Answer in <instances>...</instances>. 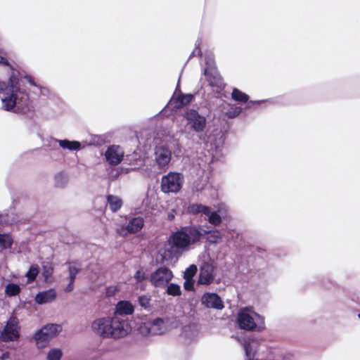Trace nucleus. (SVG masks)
Instances as JSON below:
<instances>
[{
	"label": "nucleus",
	"instance_id": "nucleus-35",
	"mask_svg": "<svg viewBox=\"0 0 360 360\" xmlns=\"http://www.w3.org/2000/svg\"><path fill=\"white\" fill-rule=\"evenodd\" d=\"M241 112L242 108L240 107L232 105L226 112V115L230 119H233L238 117L241 113Z\"/></svg>",
	"mask_w": 360,
	"mask_h": 360
},
{
	"label": "nucleus",
	"instance_id": "nucleus-43",
	"mask_svg": "<svg viewBox=\"0 0 360 360\" xmlns=\"http://www.w3.org/2000/svg\"><path fill=\"white\" fill-rule=\"evenodd\" d=\"M205 186V183H198V181H195L193 184V190L195 191L199 192L202 191L204 188V186Z\"/></svg>",
	"mask_w": 360,
	"mask_h": 360
},
{
	"label": "nucleus",
	"instance_id": "nucleus-34",
	"mask_svg": "<svg viewBox=\"0 0 360 360\" xmlns=\"http://www.w3.org/2000/svg\"><path fill=\"white\" fill-rule=\"evenodd\" d=\"M166 287V292L169 295L178 296L181 294V288L177 284L169 283Z\"/></svg>",
	"mask_w": 360,
	"mask_h": 360
},
{
	"label": "nucleus",
	"instance_id": "nucleus-32",
	"mask_svg": "<svg viewBox=\"0 0 360 360\" xmlns=\"http://www.w3.org/2000/svg\"><path fill=\"white\" fill-rule=\"evenodd\" d=\"M13 244V238L9 234L0 233V247L3 249L10 248Z\"/></svg>",
	"mask_w": 360,
	"mask_h": 360
},
{
	"label": "nucleus",
	"instance_id": "nucleus-24",
	"mask_svg": "<svg viewBox=\"0 0 360 360\" xmlns=\"http://www.w3.org/2000/svg\"><path fill=\"white\" fill-rule=\"evenodd\" d=\"M208 206L204 205L200 203H193L191 204L188 207V210L190 213L193 214H205L207 212H208Z\"/></svg>",
	"mask_w": 360,
	"mask_h": 360
},
{
	"label": "nucleus",
	"instance_id": "nucleus-28",
	"mask_svg": "<svg viewBox=\"0 0 360 360\" xmlns=\"http://www.w3.org/2000/svg\"><path fill=\"white\" fill-rule=\"evenodd\" d=\"M231 98L237 102L247 103L249 99V96L237 88H234L231 93Z\"/></svg>",
	"mask_w": 360,
	"mask_h": 360
},
{
	"label": "nucleus",
	"instance_id": "nucleus-25",
	"mask_svg": "<svg viewBox=\"0 0 360 360\" xmlns=\"http://www.w3.org/2000/svg\"><path fill=\"white\" fill-rule=\"evenodd\" d=\"M55 186L58 188H65L68 183V176L65 172H60L55 175Z\"/></svg>",
	"mask_w": 360,
	"mask_h": 360
},
{
	"label": "nucleus",
	"instance_id": "nucleus-40",
	"mask_svg": "<svg viewBox=\"0 0 360 360\" xmlns=\"http://www.w3.org/2000/svg\"><path fill=\"white\" fill-rule=\"evenodd\" d=\"M200 44H201L200 40L198 39L195 44V47L194 50L192 51V53H191L189 58H191L192 57L197 56H202V53H201V51L200 49Z\"/></svg>",
	"mask_w": 360,
	"mask_h": 360
},
{
	"label": "nucleus",
	"instance_id": "nucleus-2",
	"mask_svg": "<svg viewBox=\"0 0 360 360\" xmlns=\"http://www.w3.org/2000/svg\"><path fill=\"white\" fill-rule=\"evenodd\" d=\"M92 330L102 338L118 340L126 337L131 331L130 321L115 316L95 319L91 323Z\"/></svg>",
	"mask_w": 360,
	"mask_h": 360
},
{
	"label": "nucleus",
	"instance_id": "nucleus-11",
	"mask_svg": "<svg viewBox=\"0 0 360 360\" xmlns=\"http://www.w3.org/2000/svg\"><path fill=\"white\" fill-rule=\"evenodd\" d=\"M181 255V254L175 248L170 245L169 248H162L159 250L156 262L158 264L169 265L173 260L175 262Z\"/></svg>",
	"mask_w": 360,
	"mask_h": 360
},
{
	"label": "nucleus",
	"instance_id": "nucleus-47",
	"mask_svg": "<svg viewBox=\"0 0 360 360\" xmlns=\"http://www.w3.org/2000/svg\"><path fill=\"white\" fill-rule=\"evenodd\" d=\"M167 218L169 220L172 221L174 219V214L172 212H170L168 214Z\"/></svg>",
	"mask_w": 360,
	"mask_h": 360
},
{
	"label": "nucleus",
	"instance_id": "nucleus-22",
	"mask_svg": "<svg viewBox=\"0 0 360 360\" xmlns=\"http://www.w3.org/2000/svg\"><path fill=\"white\" fill-rule=\"evenodd\" d=\"M55 141L58 142L60 146L63 149H68L69 150H79L81 148V143L77 141H70L68 139H56Z\"/></svg>",
	"mask_w": 360,
	"mask_h": 360
},
{
	"label": "nucleus",
	"instance_id": "nucleus-15",
	"mask_svg": "<svg viewBox=\"0 0 360 360\" xmlns=\"http://www.w3.org/2000/svg\"><path fill=\"white\" fill-rule=\"evenodd\" d=\"M201 303L207 308L222 309L224 307L221 297L214 292H205L201 297Z\"/></svg>",
	"mask_w": 360,
	"mask_h": 360
},
{
	"label": "nucleus",
	"instance_id": "nucleus-4",
	"mask_svg": "<svg viewBox=\"0 0 360 360\" xmlns=\"http://www.w3.org/2000/svg\"><path fill=\"white\" fill-rule=\"evenodd\" d=\"M188 127L197 134V139L193 138V141L201 144L207 141V135L205 131L207 127L205 116L200 115L196 110L187 109L184 114Z\"/></svg>",
	"mask_w": 360,
	"mask_h": 360
},
{
	"label": "nucleus",
	"instance_id": "nucleus-41",
	"mask_svg": "<svg viewBox=\"0 0 360 360\" xmlns=\"http://www.w3.org/2000/svg\"><path fill=\"white\" fill-rule=\"evenodd\" d=\"M150 297L148 295H142L139 297V304L144 308H147L149 306Z\"/></svg>",
	"mask_w": 360,
	"mask_h": 360
},
{
	"label": "nucleus",
	"instance_id": "nucleus-21",
	"mask_svg": "<svg viewBox=\"0 0 360 360\" xmlns=\"http://www.w3.org/2000/svg\"><path fill=\"white\" fill-rule=\"evenodd\" d=\"M144 221L142 217H134L129 220L126 229L129 233H136L143 226Z\"/></svg>",
	"mask_w": 360,
	"mask_h": 360
},
{
	"label": "nucleus",
	"instance_id": "nucleus-14",
	"mask_svg": "<svg viewBox=\"0 0 360 360\" xmlns=\"http://www.w3.org/2000/svg\"><path fill=\"white\" fill-rule=\"evenodd\" d=\"M123 157L124 151L119 146H110L105 153L106 161L112 166L119 165L122 162Z\"/></svg>",
	"mask_w": 360,
	"mask_h": 360
},
{
	"label": "nucleus",
	"instance_id": "nucleus-7",
	"mask_svg": "<svg viewBox=\"0 0 360 360\" xmlns=\"http://www.w3.org/2000/svg\"><path fill=\"white\" fill-rule=\"evenodd\" d=\"M62 330L60 325L49 323L37 330L34 340L39 348L43 347L51 339L56 337Z\"/></svg>",
	"mask_w": 360,
	"mask_h": 360
},
{
	"label": "nucleus",
	"instance_id": "nucleus-42",
	"mask_svg": "<svg viewBox=\"0 0 360 360\" xmlns=\"http://www.w3.org/2000/svg\"><path fill=\"white\" fill-rule=\"evenodd\" d=\"M185 281L184 283V287L186 290H194V280L184 278Z\"/></svg>",
	"mask_w": 360,
	"mask_h": 360
},
{
	"label": "nucleus",
	"instance_id": "nucleus-48",
	"mask_svg": "<svg viewBox=\"0 0 360 360\" xmlns=\"http://www.w3.org/2000/svg\"><path fill=\"white\" fill-rule=\"evenodd\" d=\"M358 316H359V317L360 318V314H359V315H358Z\"/></svg>",
	"mask_w": 360,
	"mask_h": 360
},
{
	"label": "nucleus",
	"instance_id": "nucleus-44",
	"mask_svg": "<svg viewBox=\"0 0 360 360\" xmlns=\"http://www.w3.org/2000/svg\"><path fill=\"white\" fill-rule=\"evenodd\" d=\"M73 288H74V282H72L71 280H70V283L66 287L65 291L71 292L73 290Z\"/></svg>",
	"mask_w": 360,
	"mask_h": 360
},
{
	"label": "nucleus",
	"instance_id": "nucleus-31",
	"mask_svg": "<svg viewBox=\"0 0 360 360\" xmlns=\"http://www.w3.org/2000/svg\"><path fill=\"white\" fill-rule=\"evenodd\" d=\"M69 278L72 282H75L77 274L79 271L80 266L77 262H70L69 264Z\"/></svg>",
	"mask_w": 360,
	"mask_h": 360
},
{
	"label": "nucleus",
	"instance_id": "nucleus-38",
	"mask_svg": "<svg viewBox=\"0 0 360 360\" xmlns=\"http://www.w3.org/2000/svg\"><path fill=\"white\" fill-rule=\"evenodd\" d=\"M53 274V268L52 266L49 264H44L43 265V271H42V276H44L46 281H47L49 278Z\"/></svg>",
	"mask_w": 360,
	"mask_h": 360
},
{
	"label": "nucleus",
	"instance_id": "nucleus-16",
	"mask_svg": "<svg viewBox=\"0 0 360 360\" xmlns=\"http://www.w3.org/2000/svg\"><path fill=\"white\" fill-rule=\"evenodd\" d=\"M134 311V307L129 301L121 300L115 305L113 314L125 321H129L128 316L132 314Z\"/></svg>",
	"mask_w": 360,
	"mask_h": 360
},
{
	"label": "nucleus",
	"instance_id": "nucleus-26",
	"mask_svg": "<svg viewBox=\"0 0 360 360\" xmlns=\"http://www.w3.org/2000/svg\"><path fill=\"white\" fill-rule=\"evenodd\" d=\"M107 200L109 207L112 212H117L120 209L122 206V200L117 196L109 195L107 197Z\"/></svg>",
	"mask_w": 360,
	"mask_h": 360
},
{
	"label": "nucleus",
	"instance_id": "nucleus-3",
	"mask_svg": "<svg viewBox=\"0 0 360 360\" xmlns=\"http://www.w3.org/2000/svg\"><path fill=\"white\" fill-rule=\"evenodd\" d=\"M206 233L204 228L197 225L181 227L169 236V245L182 254L193 249L195 245H199Z\"/></svg>",
	"mask_w": 360,
	"mask_h": 360
},
{
	"label": "nucleus",
	"instance_id": "nucleus-17",
	"mask_svg": "<svg viewBox=\"0 0 360 360\" xmlns=\"http://www.w3.org/2000/svg\"><path fill=\"white\" fill-rule=\"evenodd\" d=\"M210 85L215 88L217 92H220L224 87V83L217 68L203 72Z\"/></svg>",
	"mask_w": 360,
	"mask_h": 360
},
{
	"label": "nucleus",
	"instance_id": "nucleus-27",
	"mask_svg": "<svg viewBox=\"0 0 360 360\" xmlns=\"http://www.w3.org/2000/svg\"><path fill=\"white\" fill-rule=\"evenodd\" d=\"M208 218V221L214 226L219 225L221 223V216L214 211H212L210 207L208 208V212H207L205 214Z\"/></svg>",
	"mask_w": 360,
	"mask_h": 360
},
{
	"label": "nucleus",
	"instance_id": "nucleus-9",
	"mask_svg": "<svg viewBox=\"0 0 360 360\" xmlns=\"http://www.w3.org/2000/svg\"><path fill=\"white\" fill-rule=\"evenodd\" d=\"M172 150L166 144H159L155 148L154 160L159 169L166 171L172 160Z\"/></svg>",
	"mask_w": 360,
	"mask_h": 360
},
{
	"label": "nucleus",
	"instance_id": "nucleus-36",
	"mask_svg": "<svg viewBox=\"0 0 360 360\" xmlns=\"http://www.w3.org/2000/svg\"><path fill=\"white\" fill-rule=\"evenodd\" d=\"M205 60L206 67L204 69V71L208 72V70H210L211 69L216 68L214 56H213L212 53L206 54L205 56Z\"/></svg>",
	"mask_w": 360,
	"mask_h": 360
},
{
	"label": "nucleus",
	"instance_id": "nucleus-37",
	"mask_svg": "<svg viewBox=\"0 0 360 360\" xmlns=\"http://www.w3.org/2000/svg\"><path fill=\"white\" fill-rule=\"evenodd\" d=\"M198 269L196 265H190L184 271V278L193 279V276L197 273Z\"/></svg>",
	"mask_w": 360,
	"mask_h": 360
},
{
	"label": "nucleus",
	"instance_id": "nucleus-18",
	"mask_svg": "<svg viewBox=\"0 0 360 360\" xmlns=\"http://www.w3.org/2000/svg\"><path fill=\"white\" fill-rule=\"evenodd\" d=\"M198 335L197 325L191 323L183 327L181 337L184 339L185 343H189L194 341Z\"/></svg>",
	"mask_w": 360,
	"mask_h": 360
},
{
	"label": "nucleus",
	"instance_id": "nucleus-12",
	"mask_svg": "<svg viewBox=\"0 0 360 360\" xmlns=\"http://www.w3.org/2000/svg\"><path fill=\"white\" fill-rule=\"evenodd\" d=\"M18 337V323L15 319H11L4 327L0 338L2 341L7 342L16 340Z\"/></svg>",
	"mask_w": 360,
	"mask_h": 360
},
{
	"label": "nucleus",
	"instance_id": "nucleus-20",
	"mask_svg": "<svg viewBox=\"0 0 360 360\" xmlns=\"http://www.w3.org/2000/svg\"><path fill=\"white\" fill-rule=\"evenodd\" d=\"M197 226H202L207 231L202 236V239H206L209 243H218L221 240V236L217 229L204 225H197Z\"/></svg>",
	"mask_w": 360,
	"mask_h": 360
},
{
	"label": "nucleus",
	"instance_id": "nucleus-10",
	"mask_svg": "<svg viewBox=\"0 0 360 360\" xmlns=\"http://www.w3.org/2000/svg\"><path fill=\"white\" fill-rule=\"evenodd\" d=\"M167 330L164 319L156 318L152 321H148L140 326L139 330L143 335H160Z\"/></svg>",
	"mask_w": 360,
	"mask_h": 360
},
{
	"label": "nucleus",
	"instance_id": "nucleus-46",
	"mask_svg": "<svg viewBox=\"0 0 360 360\" xmlns=\"http://www.w3.org/2000/svg\"><path fill=\"white\" fill-rule=\"evenodd\" d=\"M266 102H267V101H266V100H258V101H250L249 102V103L260 105V104L266 103Z\"/></svg>",
	"mask_w": 360,
	"mask_h": 360
},
{
	"label": "nucleus",
	"instance_id": "nucleus-5",
	"mask_svg": "<svg viewBox=\"0 0 360 360\" xmlns=\"http://www.w3.org/2000/svg\"><path fill=\"white\" fill-rule=\"evenodd\" d=\"M237 321L240 328L252 330L257 327V323L264 322V319L256 312L245 308L240 310Z\"/></svg>",
	"mask_w": 360,
	"mask_h": 360
},
{
	"label": "nucleus",
	"instance_id": "nucleus-33",
	"mask_svg": "<svg viewBox=\"0 0 360 360\" xmlns=\"http://www.w3.org/2000/svg\"><path fill=\"white\" fill-rule=\"evenodd\" d=\"M63 356V352L59 348H53L50 349L46 356L47 360H60Z\"/></svg>",
	"mask_w": 360,
	"mask_h": 360
},
{
	"label": "nucleus",
	"instance_id": "nucleus-45",
	"mask_svg": "<svg viewBox=\"0 0 360 360\" xmlns=\"http://www.w3.org/2000/svg\"><path fill=\"white\" fill-rule=\"evenodd\" d=\"M9 356H10L9 352H4L0 356V360H7L9 359Z\"/></svg>",
	"mask_w": 360,
	"mask_h": 360
},
{
	"label": "nucleus",
	"instance_id": "nucleus-1",
	"mask_svg": "<svg viewBox=\"0 0 360 360\" xmlns=\"http://www.w3.org/2000/svg\"><path fill=\"white\" fill-rule=\"evenodd\" d=\"M27 81L31 86L37 87L39 94L47 95L49 90L37 84L34 79L21 73L10 65L6 59L0 56V98L1 108L6 111L32 118L34 115L35 108L25 85Z\"/></svg>",
	"mask_w": 360,
	"mask_h": 360
},
{
	"label": "nucleus",
	"instance_id": "nucleus-30",
	"mask_svg": "<svg viewBox=\"0 0 360 360\" xmlns=\"http://www.w3.org/2000/svg\"><path fill=\"white\" fill-rule=\"evenodd\" d=\"M21 291V288L19 285L15 283H8L5 288V293L9 297H13L18 295Z\"/></svg>",
	"mask_w": 360,
	"mask_h": 360
},
{
	"label": "nucleus",
	"instance_id": "nucleus-39",
	"mask_svg": "<svg viewBox=\"0 0 360 360\" xmlns=\"http://www.w3.org/2000/svg\"><path fill=\"white\" fill-rule=\"evenodd\" d=\"M135 280L136 282H142L144 280L146 279V273L142 269H139L136 271L134 276Z\"/></svg>",
	"mask_w": 360,
	"mask_h": 360
},
{
	"label": "nucleus",
	"instance_id": "nucleus-29",
	"mask_svg": "<svg viewBox=\"0 0 360 360\" xmlns=\"http://www.w3.org/2000/svg\"><path fill=\"white\" fill-rule=\"evenodd\" d=\"M39 273V266L37 264L32 265L26 273L27 283H31L34 282Z\"/></svg>",
	"mask_w": 360,
	"mask_h": 360
},
{
	"label": "nucleus",
	"instance_id": "nucleus-19",
	"mask_svg": "<svg viewBox=\"0 0 360 360\" xmlns=\"http://www.w3.org/2000/svg\"><path fill=\"white\" fill-rule=\"evenodd\" d=\"M56 292L54 289H49L38 292L35 296V302L39 304L51 302L56 297Z\"/></svg>",
	"mask_w": 360,
	"mask_h": 360
},
{
	"label": "nucleus",
	"instance_id": "nucleus-23",
	"mask_svg": "<svg viewBox=\"0 0 360 360\" xmlns=\"http://www.w3.org/2000/svg\"><path fill=\"white\" fill-rule=\"evenodd\" d=\"M193 98V95L191 94H181L174 101L175 103V108H180L183 107L185 105L188 104L190 102L192 101Z\"/></svg>",
	"mask_w": 360,
	"mask_h": 360
},
{
	"label": "nucleus",
	"instance_id": "nucleus-8",
	"mask_svg": "<svg viewBox=\"0 0 360 360\" xmlns=\"http://www.w3.org/2000/svg\"><path fill=\"white\" fill-rule=\"evenodd\" d=\"M173 277L172 271L168 267L163 266L158 267L150 274L149 281L154 287L164 288L169 283Z\"/></svg>",
	"mask_w": 360,
	"mask_h": 360
},
{
	"label": "nucleus",
	"instance_id": "nucleus-13",
	"mask_svg": "<svg viewBox=\"0 0 360 360\" xmlns=\"http://www.w3.org/2000/svg\"><path fill=\"white\" fill-rule=\"evenodd\" d=\"M214 266L209 262H203L200 268L198 283L210 285L214 279Z\"/></svg>",
	"mask_w": 360,
	"mask_h": 360
},
{
	"label": "nucleus",
	"instance_id": "nucleus-6",
	"mask_svg": "<svg viewBox=\"0 0 360 360\" xmlns=\"http://www.w3.org/2000/svg\"><path fill=\"white\" fill-rule=\"evenodd\" d=\"M184 182V178L182 174L170 172L162 177L161 191L165 193H176L181 189Z\"/></svg>",
	"mask_w": 360,
	"mask_h": 360
}]
</instances>
